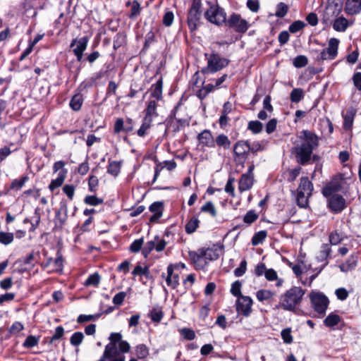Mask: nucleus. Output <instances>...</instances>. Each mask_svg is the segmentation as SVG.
<instances>
[{
    "mask_svg": "<svg viewBox=\"0 0 361 361\" xmlns=\"http://www.w3.org/2000/svg\"><path fill=\"white\" fill-rule=\"evenodd\" d=\"M82 103V95L80 94H76L71 98L70 101V106L73 111H79Z\"/></svg>",
    "mask_w": 361,
    "mask_h": 361,
    "instance_id": "nucleus-33",
    "label": "nucleus"
},
{
    "mask_svg": "<svg viewBox=\"0 0 361 361\" xmlns=\"http://www.w3.org/2000/svg\"><path fill=\"white\" fill-rule=\"evenodd\" d=\"M67 170L63 169L59 171L58 177L56 179L51 180L49 185V189L54 191L55 189L61 186L66 178Z\"/></svg>",
    "mask_w": 361,
    "mask_h": 361,
    "instance_id": "nucleus-23",
    "label": "nucleus"
},
{
    "mask_svg": "<svg viewBox=\"0 0 361 361\" xmlns=\"http://www.w3.org/2000/svg\"><path fill=\"white\" fill-rule=\"evenodd\" d=\"M281 338L285 343L290 344L293 342V336L290 328L284 329L281 333Z\"/></svg>",
    "mask_w": 361,
    "mask_h": 361,
    "instance_id": "nucleus-62",
    "label": "nucleus"
},
{
    "mask_svg": "<svg viewBox=\"0 0 361 361\" xmlns=\"http://www.w3.org/2000/svg\"><path fill=\"white\" fill-rule=\"evenodd\" d=\"M247 129L252 133L257 134L262 132L263 124L259 121H251L248 123Z\"/></svg>",
    "mask_w": 361,
    "mask_h": 361,
    "instance_id": "nucleus-44",
    "label": "nucleus"
},
{
    "mask_svg": "<svg viewBox=\"0 0 361 361\" xmlns=\"http://www.w3.org/2000/svg\"><path fill=\"white\" fill-rule=\"evenodd\" d=\"M254 176L250 174H243L239 180L238 188L240 191L250 189L253 185Z\"/></svg>",
    "mask_w": 361,
    "mask_h": 361,
    "instance_id": "nucleus-22",
    "label": "nucleus"
},
{
    "mask_svg": "<svg viewBox=\"0 0 361 361\" xmlns=\"http://www.w3.org/2000/svg\"><path fill=\"white\" fill-rule=\"evenodd\" d=\"M148 317L152 322L159 323L164 317V312L160 307L155 306L149 311Z\"/></svg>",
    "mask_w": 361,
    "mask_h": 361,
    "instance_id": "nucleus-29",
    "label": "nucleus"
},
{
    "mask_svg": "<svg viewBox=\"0 0 361 361\" xmlns=\"http://www.w3.org/2000/svg\"><path fill=\"white\" fill-rule=\"evenodd\" d=\"M250 142L248 140H238L233 145L234 161L238 165L244 166L250 152Z\"/></svg>",
    "mask_w": 361,
    "mask_h": 361,
    "instance_id": "nucleus-8",
    "label": "nucleus"
},
{
    "mask_svg": "<svg viewBox=\"0 0 361 361\" xmlns=\"http://www.w3.org/2000/svg\"><path fill=\"white\" fill-rule=\"evenodd\" d=\"M341 322V317L339 315L331 313L324 320V324L328 327H334Z\"/></svg>",
    "mask_w": 361,
    "mask_h": 361,
    "instance_id": "nucleus-34",
    "label": "nucleus"
},
{
    "mask_svg": "<svg viewBox=\"0 0 361 361\" xmlns=\"http://www.w3.org/2000/svg\"><path fill=\"white\" fill-rule=\"evenodd\" d=\"M247 270V262L245 259H243L241 261L239 267L236 268L234 270V275L236 277H240L242 276Z\"/></svg>",
    "mask_w": 361,
    "mask_h": 361,
    "instance_id": "nucleus-63",
    "label": "nucleus"
},
{
    "mask_svg": "<svg viewBox=\"0 0 361 361\" xmlns=\"http://www.w3.org/2000/svg\"><path fill=\"white\" fill-rule=\"evenodd\" d=\"M135 354L137 358L144 359L149 355V348L145 344H139L135 347Z\"/></svg>",
    "mask_w": 361,
    "mask_h": 361,
    "instance_id": "nucleus-42",
    "label": "nucleus"
},
{
    "mask_svg": "<svg viewBox=\"0 0 361 361\" xmlns=\"http://www.w3.org/2000/svg\"><path fill=\"white\" fill-rule=\"evenodd\" d=\"M202 248L200 249L198 252H190L189 256L192 261V262L195 264L196 269H203L207 264V262L204 261L203 258L204 255H202Z\"/></svg>",
    "mask_w": 361,
    "mask_h": 361,
    "instance_id": "nucleus-19",
    "label": "nucleus"
},
{
    "mask_svg": "<svg viewBox=\"0 0 361 361\" xmlns=\"http://www.w3.org/2000/svg\"><path fill=\"white\" fill-rule=\"evenodd\" d=\"M341 189V186L338 183H331L322 189V194L324 197H330L334 195V192H338Z\"/></svg>",
    "mask_w": 361,
    "mask_h": 361,
    "instance_id": "nucleus-27",
    "label": "nucleus"
},
{
    "mask_svg": "<svg viewBox=\"0 0 361 361\" xmlns=\"http://www.w3.org/2000/svg\"><path fill=\"white\" fill-rule=\"evenodd\" d=\"M121 171V163L118 161H109L107 166V173L111 176L116 177Z\"/></svg>",
    "mask_w": 361,
    "mask_h": 361,
    "instance_id": "nucleus-39",
    "label": "nucleus"
},
{
    "mask_svg": "<svg viewBox=\"0 0 361 361\" xmlns=\"http://www.w3.org/2000/svg\"><path fill=\"white\" fill-rule=\"evenodd\" d=\"M162 87L163 81L162 79H159L155 84L152 85L151 97L155 98L157 100H159L162 97Z\"/></svg>",
    "mask_w": 361,
    "mask_h": 361,
    "instance_id": "nucleus-28",
    "label": "nucleus"
},
{
    "mask_svg": "<svg viewBox=\"0 0 361 361\" xmlns=\"http://www.w3.org/2000/svg\"><path fill=\"white\" fill-rule=\"evenodd\" d=\"M197 139L201 145L209 148L215 147V142L209 130H204L197 135Z\"/></svg>",
    "mask_w": 361,
    "mask_h": 361,
    "instance_id": "nucleus-17",
    "label": "nucleus"
},
{
    "mask_svg": "<svg viewBox=\"0 0 361 361\" xmlns=\"http://www.w3.org/2000/svg\"><path fill=\"white\" fill-rule=\"evenodd\" d=\"M14 239L13 233L0 232V243L7 245L11 244Z\"/></svg>",
    "mask_w": 361,
    "mask_h": 361,
    "instance_id": "nucleus-50",
    "label": "nucleus"
},
{
    "mask_svg": "<svg viewBox=\"0 0 361 361\" xmlns=\"http://www.w3.org/2000/svg\"><path fill=\"white\" fill-rule=\"evenodd\" d=\"M161 276L165 278L167 286L173 289L176 288L179 285V276L178 274L173 273V264H169L167 267V275L165 276V274L163 273Z\"/></svg>",
    "mask_w": 361,
    "mask_h": 361,
    "instance_id": "nucleus-16",
    "label": "nucleus"
},
{
    "mask_svg": "<svg viewBox=\"0 0 361 361\" xmlns=\"http://www.w3.org/2000/svg\"><path fill=\"white\" fill-rule=\"evenodd\" d=\"M354 86L359 91H361V72H356L352 78Z\"/></svg>",
    "mask_w": 361,
    "mask_h": 361,
    "instance_id": "nucleus-64",
    "label": "nucleus"
},
{
    "mask_svg": "<svg viewBox=\"0 0 361 361\" xmlns=\"http://www.w3.org/2000/svg\"><path fill=\"white\" fill-rule=\"evenodd\" d=\"M178 110L176 106L171 112L166 119V130H171L173 133L179 132L182 128L189 125L186 119L176 118V115Z\"/></svg>",
    "mask_w": 361,
    "mask_h": 361,
    "instance_id": "nucleus-10",
    "label": "nucleus"
},
{
    "mask_svg": "<svg viewBox=\"0 0 361 361\" xmlns=\"http://www.w3.org/2000/svg\"><path fill=\"white\" fill-rule=\"evenodd\" d=\"M328 197V206L334 213H339L345 207V200L342 195L335 194Z\"/></svg>",
    "mask_w": 361,
    "mask_h": 361,
    "instance_id": "nucleus-15",
    "label": "nucleus"
},
{
    "mask_svg": "<svg viewBox=\"0 0 361 361\" xmlns=\"http://www.w3.org/2000/svg\"><path fill=\"white\" fill-rule=\"evenodd\" d=\"M288 11V6L283 2H280L277 4L275 16L278 18H283Z\"/></svg>",
    "mask_w": 361,
    "mask_h": 361,
    "instance_id": "nucleus-46",
    "label": "nucleus"
},
{
    "mask_svg": "<svg viewBox=\"0 0 361 361\" xmlns=\"http://www.w3.org/2000/svg\"><path fill=\"white\" fill-rule=\"evenodd\" d=\"M149 211L153 213L149 218L150 222L157 221L163 214L164 204L161 202H153L149 208Z\"/></svg>",
    "mask_w": 361,
    "mask_h": 361,
    "instance_id": "nucleus-18",
    "label": "nucleus"
},
{
    "mask_svg": "<svg viewBox=\"0 0 361 361\" xmlns=\"http://www.w3.org/2000/svg\"><path fill=\"white\" fill-rule=\"evenodd\" d=\"M305 92L302 88H294L290 93V100L292 103H298L304 99Z\"/></svg>",
    "mask_w": 361,
    "mask_h": 361,
    "instance_id": "nucleus-32",
    "label": "nucleus"
},
{
    "mask_svg": "<svg viewBox=\"0 0 361 361\" xmlns=\"http://www.w3.org/2000/svg\"><path fill=\"white\" fill-rule=\"evenodd\" d=\"M145 112V116L144 118L152 122L153 118L158 116L157 112V102L155 100L149 101Z\"/></svg>",
    "mask_w": 361,
    "mask_h": 361,
    "instance_id": "nucleus-24",
    "label": "nucleus"
},
{
    "mask_svg": "<svg viewBox=\"0 0 361 361\" xmlns=\"http://www.w3.org/2000/svg\"><path fill=\"white\" fill-rule=\"evenodd\" d=\"M312 307L319 314H324L328 308L329 300L322 292L312 290L310 293Z\"/></svg>",
    "mask_w": 361,
    "mask_h": 361,
    "instance_id": "nucleus-7",
    "label": "nucleus"
},
{
    "mask_svg": "<svg viewBox=\"0 0 361 361\" xmlns=\"http://www.w3.org/2000/svg\"><path fill=\"white\" fill-rule=\"evenodd\" d=\"M101 316V314L99 313V314H80L78 319H77V322L78 323H83V322H89V321H92V320H96L97 319H99Z\"/></svg>",
    "mask_w": 361,
    "mask_h": 361,
    "instance_id": "nucleus-58",
    "label": "nucleus"
},
{
    "mask_svg": "<svg viewBox=\"0 0 361 361\" xmlns=\"http://www.w3.org/2000/svg\"><path fill=\"white\" fill-rule=\"evenodd\" d=\"M202 212L209 213L212 217H216L217 215L216 209L214 204L209 201L207 202L200 209Z\"/></svg>",
    "mask_w": 361,
    "mask_h": 361,
    "instance_id": "nucleus-43",
    "label": "nucleus"
},
{
    "mask_svg": "<svg viewBox=\"0 0 361 361\" xmlns=\"http://www.w3.org/2000/svg\"><path fill=\"white\" fill-rule=\"evenodd\" d=\"M104 357H108L109 359L113 358L118 355V350L116 345L114 343H108L103 353Z\"/></svg>",
    "mask_w": 361,
    "mask_h": 361,
    "instance_id": "nucleus-36",
    "label": "nucleus"
},
{
    "mask_svg": "<svg viewBox=\"0 0 361 361\" xmlns=\"http://www.w3.org/2000/svg\"><path fill=\"white\" fill-rule=\"evenodd\" d=\"M143 243L142 238L135 240L130 246V251L133 253L138 252L141 250Z\"/></svg>",
    "mask_w": 361,
    "mask_h": 361,
    "instance_id": "nucleus-61",
    "label": "nucleus"
},
{
    "mask_svg": "<svg viewBox=\"0 0 361 361\" xmlns=\"http://www.w3.org/2000/svg\"><path fill=\"white\" fill-rule=\"evenodd\" d=\"M313 191V184L307 177H302L297 189V204L301 208L308 206L309 197Z\"/></svg>",
    "mask_w": 361,
    "mask_h": 361,
    "instance_id": "nucleus-5",
    "label": "nucleus"
},
{
    "mask_svg": "<svg viewBox=\"0 0 361 361\" xmlns=\"http://www.w3.org/2000/svg\"><path fill=\"white\" fill-rule=\"evenodd\" d=\"M85 204L90 206H97L104 202L102 198H99L94 195H87L84 199Z\"/></svg>",
    "mask_w": 361,
    "mask_h": 361,
    "instance_id": "nucleus-45",
    "label": "nucleus"
},
{
    "mask_svg": "<svg viewBox=\"0 0 361 361\" xmlns=\"http://www.w3.org/2000/svg\"><path fill=\"white\" fill-rule=\"evenodd\" d=\"M152 121L147 119H143L142 123L138 129L137 133L140 137H144L146 135L147 130L151 127Z\"/></svg>",
    "mask_w": 361,
    "mask_h": 361,
    "instance_id": "nucleus-57",
    "label": "nucleus"
},
{
    "mask_svg": "<svg viewBox=\"0 0 361 361\" xmlns=\"http://www.w3.org/2000/svg\"><path fill=\"white\" fill-rule=\"evenodd\" d=\"M305 293L301 287L293 286L281 295L279 305L284 310L295 312Z\"/></svg>",
    "mask_w": 361,
    "mask_h": 361,
    "instance_id": "nucleus-3",
    "label": "nucleus"
},
{
    "mask_svg": "<svg viewBox=\"0 0 361 361\" xmlns=\"http://www.w3.org/2000/svg\"><path fill=\"white\" fill-rule=\"evenodd\" d=\"M133 276H149V270L148 267H142L140 265L136 266L132 271Z\"/></svg>",
    "mask_w": 361,
    "mask_h": 361,
    "instance_id": "nucleus-56",
    "label": "nucleus"
},
{
    "mask_svg": "<svg viewBox=\"0 0 361 361\" xmlns=\"http://www.w3.org/2000/svg\"><path fill=\"white\" fill-rule=\"evenodd\" d=\"M331 252V246L329 244H323L321 246V249L319 253V255L317 256V258L320 261H324L327 259V258L329 257Z\"/></svg>",
    "mask_w": 361,
    "mask_h": 361,
    "instance_id": "nucleus-40",
    "label": "nucleus"
},
{
    "mask_svg": "<svg viewBox=\"0 0 361 361\" xmlns=\"http://www.w3.org/2000/svg\"><path fill=\"white\" fill-rule=\"evenodd\" d=\"M39 341V337L35 336H28L23 343V346L26 348H31L36 346Z\"/></svg>",
    "mask_w": 361,
    "mask_h": 361,
    "instance_id": "nucleus-51",
    "label": "nucleus"
},
{
    "mask_svg": "<svg viewBox=\"0 0 361 361\" xmlns=\"http://www.w3.org/2000/svg\"><path fill=\"white\" fill-rule=\"evenodd\" d=\"M274 295L271 290L264 289L259 290L256 293V297L260 302L270 299Z\"/></svg>",
    "mask_w": 361,
    "mask_h": 361,
    "instance_id": "nucleus-48",
    "label": "nucleus"
},
{
    "mask_svg": "<svg viewBox=\"0 0 361 361\" xmlns=\"http://www.w3.org/2000/svg\"><path fill=\"white\" fill-rule=\"evenodd\" d=\"M204 17L211 23L219 26L225 24L238 33H245L249 28L248 22L238 13H233L226 19V13L219 5H212L205 11Z\"/></svg>",
    "mask_w": 361,
    "mask_h": 361,
    "instance_id": "nucleus-1",
    "label": "nucleus"
},
{
    "mask_svg": "<svg viewBox=\"0 0 361 361\" xmlns=\"http://www.w3.org/2000/svg\"><path fill=\"white\" fill-rule=\"evenodd\" d=\"M252 299L249 296H242L236 302V311L244 317H249L252 312Z\"/></svg>",
    "mask_w": 361,
    "mask_h": 361,
    "instance_id": "nucleus-13",
    "label": "nucleus"
},
{
    "mask_svg": "<svg viewBox=\"0 0 361 361\" xmlns=\"http://www.w3.org/2000/svg\"><path fill=\"white\" fill-rule=\"evenodd\" d=\"M201 0H192V5L188 11L187 18V23L190 32L195 31L201 24Z\"/></svg>",
    "mask_w": 361,
    "mask_h": 361,
    "instance_id": "nucleus-6",
    "label": "nucleus"
},
{
    "mask_svg": "<svg viewBox=\"0 0 361 361\" xmlns=\"http://www.w3.org/2000/svg\"><path fill=\"white\" fill-rule=\"evenodd\" d=\"M29 180L27 176H23L20 179H14L11 184L10 188L11 190H20L25 183Z\"/></svg>",
    "mask_w": 361,
    "mask_h": 361,
    "instance_id": "nucleus-41",
    "label": "nucleus"
},
{
    "mask_svg": "<svg viewBox=\"0 0 361 361\" xmlns=\"http://www.w3.org/2000/svg\"><path fill=\"white\" fill-rule=\"evenodd\" d=\"M267 235V231H260L254 234L251 243L254 246H257L264 242Z\"/></svg>",
    "mask_w": 361,
    "mask_h": 361,
    "instance_id": "nucleus-38",
    "label": "nucleus"
},
{
    "mask_svg": "<svg viewBox=\"0 0 361 361\" xmlns=\"http://www.w3.org/2000/svg\"><path fill=\"white\" fill-rule=\"evenodd\" d=\"M305 26V24L303 21L296 20L290 25L288 30L291 33H296L301 30Z\"/></svg>",
    "mask_w": 361,
    "mask_h": 361,
    "instance_id": "nucleus-60",
    "label": "nucleus"
},
{
    "mask_svg": "<svg viewBox=\"0 0 361 361\" xmlns=\"http://www.w3.org/2000/svg\"><path fill=\"white\" fill-rule=\"evenodd\" d=\"M99 185V179L94 175H90L88 179V190L91 192H96Z\"/></svg>",
    "mask_w": 361,
    "mask_h": 361,
    "instance_id": "nucleus-53",
    "label": "nucleus"
},
{
    "mask_svg": "<svg viewBox=\"0 0 361 361\" xmlns=\"http://www.w3.org/2000/svg\"><path fill=\"white\" fill-rule=\"evenodd\" d=\"M215 247V245L214 246ZM220 249L218 248H202V252L204 255V261H214L216 260L219 257V251Z\"/></svg>",
    "mask_w": 361,
    "mask_h": 361,
    "instance_id": "nucleus-26",
    "label": "nucleus"
},
{
    "mask_svg": "<svg viewBox=\"0 0 361 361\" xmlns=\"http://www.w3.org/2000/svg\"><path fill=\"white\" fill-rule=\"evenodd\" d=\"M259 217V215L255 210L248 211L243 217V221L247 225H250L254 223Z\"/></svg>",
    "mask_w": 361,
    "mask_h": 361,
    "instance_id": "nucleus-49",
    "label": "nucleus"
},
{
    "mask_svg": "<svg viewBox=\"0 0 361 361\" xmlns=\"http://www.w3.org/2000/svg\"><path fill=\"white\" fill-rule=\"evenodd\" d=\"M345 11L348 15H356L361 12V0H347Z\"/></svg>",
    "mask_w": 361,
    "mask_h": 361,
    "instance_id": "nucleus-20",
    "label": "nucleus"
},
{
    "mask_svg": "<svg viewBox=\"0 0 361 361\" xmlns=\"http://www.w3.org/2000/svg\"><path fill=\"white\" fill-rule=\"evenodd\" d=\"M307 63V57L304 55L297 56L293 61L294 66L298 68L305 67Z\"/></svg>",
    "mask_w": 361,
    "mask_h": 361,
    "instance_id": "nucleus-55",
    "label": "nucleus"
},
{
    "mask_svg": "<svg viewBox=\"0 0 361 361\" xmlns=\"http://www.w3.org/2000/svg\"><path fill=\"white\" fill-rule=\"evenodd\" d=\"M204 56L207 60V65L201 70L204 75L214 74L226 67L230 63L228 59L221 57L216 52L205 54Z\"/></svg>",
    "mask_w": 361,
    "mask_h": 361,
    "instance_id": "nucleus-4",
    "label": "nucleus"
},
{
    "mask_svg": "<svg viewBox=\"0 0 361 361\" xmlns=\"http://www.w3.org/2000/svg\"><path fill=\"white\" fill-rule=\"evenodd\" d=\"M87 43L88 38L87 37H82L79 39H74L71 43L70 47L73 48V52L78 62H80L82 59L83 52L87 48Z\"/></svg>",
    "mask_w": 361,
    "mask_h": 361,
    "instance_id": "nucleus-14",
    "label": "nucleus"
},
{
    "mask_svg": "<svg viewBox=\"0 0 361 361\" xmlns=\"http://www.w3.org/2000/svg\"><path fill=\"white\" fill-rule=\"evenodd\" d=\"M319 145V138L314 133L308 130L300 131L292 149L297 162L303 166L307 164L312 158L313 150L317 149Z\"/></svg>",
    "mask_w": 361,
    "mask_h": 361,
    "instance_id": "nucleus-2",
    "label": "nucleus"
},
{
    "mask_svg": "<svg viewBox=\"0 0 361 361\" xmlns=\"http://www.w3.org/2000/svg\"><path fill=\"white\" fill-rule=\"evenodd\" d=\"M126 7H130L128 17L130 19H135L140 15L141 6L137 0H129L126 3Z\"/></svg>",
    "mask_w": 361,
    "mask_h": 361,
    "instance_id": "nucleus-21",
    "label": "nucleus"
},
{
    "mask_svg": "<svg viewBox=\"0 0 361 361\" xmlns=\"http://www.w3.org/2000/svg\"><path fill=\"white\" fill-rule=\"evenodd\" d=\"M357 265L356 257L350 256L345 262L339 265V268L343 272H348L353 269Z\"/></svg>",
    "mask_w": 361,
    "mask_h": 361,
    "instance_id": "nucleus-31",
    "label": "nucleus"
},
{
    "mask_svg": "<svg viewBox=\"0 0 361 361\" xmlns=\"http://www.w3.org/2000/svg\"><path fill=\"white\" fill-rule=\"evenodd\" d=\"M339 40L336 38H331L329 41L328 47L323 49L317 56V61L325 60H333L338 55Z\"/></svg>",
    "mask_w": 361,
    "mask_h": 361,
    "instance_id": "nucleus-9",
    "label": "nucleus"
},
{
    "mask_svg": "<svg viewBox=\"0 0 361 361\" xmlns=\"http://www.w3.org/2000/svg\"><path fill=\"white\" fill-rule=\"evenodd\" d=\"M333 28L337 32H345L349 26L348 20L343 17H338L333 21Z\"/></svg>",
    "mask_w": 361,
    "mask_h": 361,
    "instance_id": "nucleus-25",
    "label": "nucleus"
},
{
    "mask_svg": "<svg viewBox=\"0 0 361 361\" xmlns=\"http://www.w3.org/2000/svg\"><path fill=\"white\" fill-rule=\"evenodd\" d=\"M214 142L215 145H216L218 147L224 148V149H228L231 144L228 136L224 134L219 135L214 140Z\"/></svg>",
    "mask_w": 361,
    "mask_h": 361,
    "instance_id": "nucleus-30",
    "label": "nucleus"
},
{
    "mask_svg": "<svg viewBox=\"0 0 361 361\" xmlns=\"http://www.w3.org/2000/svg\"><path fill=\"white\" fill-rule=\"evenodd\" d=\"M100 280H101L100 275L97 272H95L92 274H90L87 277V279H86V281L84 283V285L85 286L97 287L99 284Z\"/></svg>",
    "mask_w": 361,
    "mask_h": 361,
    "instance_id": "nucleus-37",
    "label": "nucleus"
},
{
    "mask_svg": "<svg viewBox=\"0 0 361 361\" xmlns=\"http://www.w3.org/2000/svg\"><path fill=\"white\" fill-rule=\"evenodd\" d=\"M84 339V334L80 331L75 332L70 338V343L73 346L80 345Z\"/></svg>",
    "mask_w": 361,
    "mask_h": 361,
    "instance_id": "nucleus-52",
    "label": "nucleus"
},
{
    "mask_svg": "<svg viewBox=\"0 0 361 361\" xmlns=\"http://www.w3.org/2000/svg\"><path fill=\"white\" fill-rule=\"evenodd\" d=\"M126 43V36L121 32L117 33L114 39L113 47L114 50H117Z\"/></svg>",
    "mask_w": 361,
    "mask_h": 361,
    "instance_id": "nucleus-47",
    "label": "nucleus"
},
{
    "mask_svg": "<svg viewBox=\"0 0 361 361\" xmlns=\"http://www.w3.org/2000/svg\"><path fill=\"white\" fill-rule=\"evenodd\" d=\"M241 286L242 283L239 281H235V282H233L231 288V294L238 298L243 296L241 294Z\"/></svg>",
    "mask_w": 361,
    "mask_h": 361,
    "instance_id": "nucleus-54",
    "label": "nucleus"
},
{
    "mask_svg": "<svg viewBox=\"0 0 361 361\" xmlns=\"http://www.w3.org/2000/svg\"><path fill=\"white\" fill-rule=\"evenodd\" d=\"M166 244L164 239H160L159 235H155L152 240L146 243L142 250V254L145 258H147L153 250L158 252L163 251Z\"/></svg>",
    "mask_w": 361,
    "mask_h": 361,
    "instance_id": "nucleus-12",
    "label": "nucleus"
},
{
    "mask_svg": "<svg viewBox=\"0 0 361 361\" xmlns=\"http://www.w3.org/2000/svg\"><path fill=\"white\" fill-rule=\"evenodd\" d=\"M75 186L71 184H66L63 187V192L66 194L70 200H72L74 197Z\"/></svg>",
    "mask_w": 361,
    "mask_h": 361,
    "instance_id": "nucleus-59",
    "label": "nucleus"
},
{
    "mask_svg": "<svg viewBox=\"0 0 361 361\" xmlns=\"http://www.w3.org/2000/svg\"><path fill=\"white\" fill-rule=\"evenodd\" d=\"M342 9V6L339 3H335L334 1H329L323 12V23L325 24L331 23L334 18H338Z\"/></svg>",
    "mask_w": 361,
    "mask_h": 361,
    "instance_id": "nucleus-11",
    "label": "nucleus"
},
{
    "mask_svg": "<svg viewBox=\"0 0 361 361\" xmlns=\"http://www.w3.org/2000/svg\"><path fill=\"white\" fill-rule=\"evenodd\" d=\"M200 221L197 216H192L185 225V232L188 234L194 233L199 226Z\"/></svg>",
    "mask_w": 361,
    "mask_h": 361,
    "instance_id": "nucleus-35",
    "label": "nucleus"
}]
</instances>
